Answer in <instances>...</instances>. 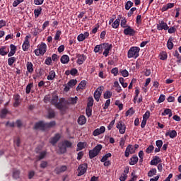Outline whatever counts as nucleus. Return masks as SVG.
Here are the masks:
<instances>
[{
	"label": "nucleus",
	"mask_w": 181,
	"mask_h": 181,
	"mask_svg": "<svg viewBox=\"0 0 181 181\" xmlns=\"http://www.w3.org/2000/svg\"><path fill=\"white\" fill-rule=\"evenodd\" d=\"M58 101L59 96L54 95L51 100V104L54 105L58 110H60L61 112H66V110L69 108L68 105L70 104V102L64 98H61L59 103H57Z\"/></svg>",
	"instance_id": "1"
},
{
	"label": "nucleus",
	"mask_w": 181,
	"mask_h": 181,
	"mask_svg": "<svg viewBox=\"0 0 181 181\" xmlns=\"http://www.w3.org/2000/svg\"><path fill=\"white\" fill-rule=\"evenodd\" d=\"M139 52L141 48L139 47H132L127 52L128 59H138L139 57Z\"/></svg>",
	"instance_id": "2"
},
{
	"label": "nucleus",
	"mask_w": 181,
	"mask_h": 181,
	"mask_svg": "<svg viewBox=\"0 0 181 181\" xmlns=\"http://www.w3.org/2000/svg\"><path fill=\"white\" fill-rule=\"evenodd\" d=\"M38 49H35L34 53L35 56H43L45 53L47 51V45H46V43L45 42H41L40 45L37 46Z\"/></svg>",
	"instance_id": "3"
},
{
	"label": "nucleus",
	"mask_w": 181,
	"mask_h": 181,
	"mask_svg": "<svg viewBox=\"0 0 181 181\" xmlns=\"http://www.w3.org/2000/svg\"><path fill=\"white\" fill-rule=\"evenodd\" d=\"M103 149V146L101 144L97 145L95 148H93V150L89 151V158L90 159H93V158H95L101 152V150Z\"/></svg>",
	"instance_id": "4"
},
{
	"label": "nucleus",
	"mask_w": 181,
	"mask_h": 181,
	"mask_svg": "<svg viewBox=\"0 0 181 181\" xmlns=\"http://www.w3.org/2000/svg\"><path fill=\"white\" fill-rule=\"evenodd\" d=\"M112 49V44H110L108 42L103 43V56L105 57H108V55L110 54V51Z\"/></svg>",
	"instance_id": "5"
},
{
	"label": "nucleus",
	"mask_w": 181,
	"mask_h": 181,
	"mask_svg": "<svg viewBox=\"0 0 181 181\" xmlns=\"http://www.w3.org/2000/svg\"><path fill=\"white\" fill-rule=\"evenodd\" d=\"M30 35L25 36V40L22 45V49L23 52H28L29 50V48L30 47V42L29 41V39H30Z\"/></svg>",
	"instance_id": "6"
},
{
	"label": "nucleus",
	"mask_w": 181,
	"mask_h": 181,
	"mask_svg": "<svg viewBox=\"0 0 181 181\" xmlns=\"http://www.w3.org/2000/svg\"><path fill=\"white\" fill-rule=\"evenodd\" d=\"M104 90V86H100L94 92V98L96 100L97 103L100 101L101 95L103 94V90Z\"/></svg>",
	"instance_id": "7"
},
{
	"label": "nucleus",
	"mask_w": 181,
	"mask_h": 181,
	"mask_svg": "<svg viewBox=\"0 0 181 181\" xmlns=\"http://www.w3.org/2000/svg\"><path fill=\"white\" fill-rule=\"evenodd\" d=\"M60 138H62V134L59 133L55 134L53 137L49 139V144H51L52 146H56V144H57L58 141H60Z\"/></svg>",
	"instance_id": "8"
},
{
	"label": "nucleus",
	"mask_w": 181,
	"mask_h": 181,
	"mask_svg": "<svg viewBox=\"0 0 181 181\" xmlns=\"http://www.w3.org/2000/svg\"><path fill=\"white\" fill-rule=\"evenodd\" d=\"M88 168V165L87 163L81 164L78 168V176H83L86 172H87V168Z\"/></svg>",
	"instance_id": "9"
},
{
	"label": "nucleus",
	"mask_w": 181,
	"mask_h": 181,
	"mask_svg": "<svg viewBox=\"0 0 181 181\" xmlns=\"http://www.w3.org/2000/svg\"><path fill=\"white\" fill-rule=\"evenodd\" d=\"M76 63L77 64H79V66H81L87 60V56L84 54H76Z\"/></svg>",
	"instance_id": "10"
},
{
	"label": "nucleus",
	"mask_w": 181,
	"mask_h": 181,
	"mask_svg": "<svg viewBox=\"0 0 181 181\" xmlns=\"http://www.w3.org/2000/svg\"><path fill=\"white\" fill-rule=\"evenodd\" d=\"M169 29V25L168 23H165L163 21H159L157 24V30H168Z\"/></svg>",
	"instance_id": "11"
},
{
	"label": "nucleus",
	"mask_w": 181,
	"mask_h": 181,
	"mask_svg": "<svg viewBox=\"0 0 181 181\" xmlns=\"http://www.w3.org/2000/svg\"><path fill=\"white\" fill-rule=\"evenodd\" d=\"M124 33L126 35L135 36L136 31H135L131 26H127V28L124 30Z\"/></svg>",
	"instance_id": "12"
},
{
	"label": "nucleus",
	"mask_w": 181,
	"mask_h": 181,
	"mask_svg": "<svg viewBox=\"0 0 181 181\" xmlns=\"http://www.w3.org/2000/svg\"><path fill=\"white\" fill-rule=\"evenodd\" d=\"M34 129H40L41 131H46L45 124L43 121H40L35 123Z\"/></svg>",
	"instance_id": "13"
},
{
	"label": "nucleus",
	"mask_w": 181,
	"mask_h": 181,
	"mask_svg": "<svg viewBox=\"0 0 181 181\" xmlns=\"http://www.w3.org/2000/svg\"><path fill=\"white\" fill-rule=\"evenodd\" d=\"M134 152H135V148H134V146L129 145L126 148L124 156H126V158H128V156H129V153L132 155V153H134Z\"/></svg>",
	"instance_id": "14"
},
{
	"label": "nucleus",
	"mask_w": 181,
	"mask_h": 181,
	"mask_svg": "<svg viewBox=\"0 0 181 181\" xmlns=\"http://www.w3.org/2000/svg\"><path fill=\"white\" fill-rule=\"evenodd\" d=\"M90 36V33L88 32H85L84 34L81 33L77 37L78 42H83V40H86L87 37Z\"/></svg>",
	"instance_id": "15"
},
{
	"label": "nucleus",
	"mask_w": 181,
	"mask_h": 181,
	"mask_svg": "<svg viewBox=\"0 0 181 181\" xmlns=\"http://www.w3.org/2000/svg\"><path fill=\"white\" fill-rule=\"evenodd\" d=\"M116 128H117V129H119V134H125V129H126V127L125 124H122V122H119L117 124Z\"/></svg>",
	"instance_id": "16"
},
{
	"label": "nucleus",
	"mask_w": 181,
	"mask_h": 181,
	"mask_svg": "<svg viewBox=\"0 0 181 181\" xmlns=\"http://www.w3.org/2000/svg\"><path fill=\"white\" fill-rule=\"evenodd\" d=\"M162 163V159H160L159 156H156L151 160L150 165H151L152 166H156V165H158V163Z\"/></svg>",
	"instance_id": "17"
},
{
	"label": "nucleus",
	"mask_w": 181,
	"mask_h": 181,
	"mask_svg": "<svg viewBox=\"0 0 181 181\" xmlns=\"http://www.w3.org/2000/svg\"><path fill=\"white\" fill-rule=\"evenodd\" d=\"M105 132V127L102 126L100 129H96L93 131V136H98V135H101V134H104Z\"/></svg>",
	"instance_id": "18"
},
{
	"label": "nucleus",
	"mask_w": 181,
	"mask_h": 181,
	"mask_svg": "<svg viewBox=\"0 0 181 181\" xmlns=\"http://www.w3.org/2000/svg\"><path fill=\"white\" fill-rule=\"evenodd\" d=\"M58 153L60 155H63V153H66L67 152V148H66V146L63 144L62 142L58 145Z\"/></svg>",
	"instance_id": "19"
},
{
	"label": "nucleus",
	"mask_w": 181,
	"mask_h": 181,
	"mask_svg": "<svg viewBox=\"0 0 181 181\" xmlns=\"http://www.w3.org/2000/svg\"><path fill=\"white\" fill-rule=\"evenodd\" d=\"M103 50H104L103 43L96 45L94 47L93 52L95 53H99V54H101L103 53Z\"/></svg>",
	"instance_id": "20"
},
{
	"label": "nucleus",
	"mask_w": 181,
	"mask_h": 181,
	"mask_svg": "<svg viewBox=\"0 0 181 181\" xmlns=\"http://www.w3.org/2000/svg\"><path fill=\"white\" fill-rule=\"evenodd\" d=\"M86 86H87V81H81L78 86L76 87V91H80V90H84L86 88Z\"/></svg>",
	"instance_id": "21"
},
{
	"label": "nucleus",
	"mask_w": 181,
	"mask_h": 181,
	"mask_svg": "<svg viewBox=\"0 0 181 181\" xmlns=\"http://www.w3.org/2000/svg\"><path fill=\"white\" fill-rule=\"evenodd\" d=\"M165 136H170L171 139H173L174 138H176V136H177V132H176V130L167 132L165 133Z\"/></svg>",
	"instance_id": "22"
},
{
	"label": "nucleus",
	"mask_w": 181,
	"mask_h": 181,
	"mask_svg": "<svg viewBox=\"0 0 181 181\" xmlns=\"http://www.w3.org/2000/svg\"><path fill=\"white\" fill-rule=\"evenodd\" d=\"M10 49H11V51L8 54V57H12V56H13L16 53V46H15L13 44H11Z\"/></svg>",
	"instance_id": "23"
},
{
	"label": "nucleus",
	"mask_w": 181,
	"mask_h": 181,
	"mask_svg": "<svg viewBox=\"0 0 181 181\" xmlns=\"http://www.w3.org/2000/svg\"><path fill=\"white\" fill-rule=\"evenodd\" d=\"M67 170V166L62 165L59 168H56L54 170V172L57 173V175H59V173H62L63 172H66Z\"/></svg>",
	"instance_id": "24"
},
{
	"label": "nucleus",
	"mask_w": 181,
	"mask_h": 181,
	"mask_svg": "<svg viewBox=\"0 0 181 181\" xmlns=\"http://www.w3.org/2000/svg\"><path fill=\"white\" fill-rule=\"evenodd\" d=\"M60 62L62 64H67L70 62V57L68 55L64 54L61 57Z\"/></svg>",
	"instance_id": "25"
},
{
	"label": "nucleus",
	"mask_w": 181,
	"mask_h": 181,
	"mask_svg": "<svg viewBox=\"0 0 181 181\" xmlns=\"http://www.w3.org/2000/svg\"><path fill=\"white\" fill-rule=\"evenodd\" d=\"M26 67H27V71L28 73H30V74H32V73H33L34 71L33 64H32V62H28L26 64Z\"/></svg>",
	"instance_id": "26"
},
{
	"label": "nucleus",
	"mask_w": 181,
	"mask_h": 181,
	"mask_svg": "<svg viewBox=\"0 0 181 181\" xmlns=\"http://www.w3.org/2000/svg\"><path fill=\"white\" fill-rule=\"evenodd\" d=\"M8 114H9V110H8V109L6 108L2 109L0 112V118H2V119L6 118Z\"/></svg>",
	"instance_id": "27"
},
{
	"label": "nucleus",
	"mask_w": 181,
	"mask_h": 181,
	"mask_svg": "<svg viewBox=\"0 0 181 181\" xmlns=\"http://www.w3.org/2000/svg\"><path fill=\"white\" fill-rule=\"evenodd\" d=\"M87 122V119H86V117L84 115H81L78 119V124L79 125H84Z\"/></svg>",
	"instance_id": "28"
},
{
	"label": "nucleus",
	"mask_w": 181,
	"mask_h": 181,
	"mask_svg": "<svg viewBox=\"0 0 181 181\" xmlns=\"http://www.w3.org/2000/svg\"><path fill=\"white\" fill-rule=\"evenodd\" d=\"M85 148L86 143L80 141L77 144L76 151L78 152V151H83V149H84Z\"/></svg>",
	"instance_id": "29"
},
{
	"label": "nucleus",
	"mask_w": 181,
	"mask_h": 181,
	"mask_svg": "<svg viewBox=\"0 0 181 181\" xmlns=\"http://www.w3.org/2000/svg\"><path fill=\"white\" fill-rule=\"evenodd\" d=\"M54 77H56V72L52 70L49 72V75L47 77V80H54Z\"/></svg>",
	"instance_id": "30"
},
{
	"label": "nucleus",
	"mask_w": 181,
	"mask_h": 181,
	"mask_svg": "<svg viewBox=\"0 0 181 181\" xmlns=\"http://www.w3.org/2000/svg\"><path fill=\"white\" fill-rule=\"evenodd\" d=\"M129 163L131 165H136V163H138V156H133V158H130V160H129Z\"/></svg>",
	"instance_id": "31"
},
{
	"label": "nucleus",
	"mask_w": 181,
	"mask_h": 181,
	"mask_svg": "<svg viewBox=\"0 0 181 181\" xmlns=\"http://www.w3.org/2000/svg\"><path fill=\"white\" fill-rule=\"evenodd\" d=\"M41 13H42V7L38 6L37 8L34 10L35 18H39Z\"/></svg>",
	"instance_id": "32"
},
{
	"label": "nucleus",
	"mask_w": 181,
	"mask_h": 181,
	"mask_svg": "<svg viewBox=\"0 0 181 181\" xmlns=\"http://www.w3.org/2000/svg\"><path fill=\"white\" fill-rule=\"evenodd\" d=\"M173 38L170 37L167 42V47L169 50H172L173 49Z\"/></svg>",
	"instance_id": "33"
},
{
	"label": "nucleus",
	"mask_w": 181,
	"mask_h": 181,
	"mask_svg": "<svg viewBox=\"0 0 181 181\" xmlns=\"http://www.w3.org/2000/svg\"><path fill=\"white\" fill-rule=\"evenodd\" d=\"M45 124V129H47V128H53L54 125H56L55 121H52L50 122H46Z\"/></svg>",
	"instance_id": "34"
},
{
	"label": "nucleus",
	"mask_w": 181,
	"mask_h": 181,
	"mask_svg": "<svg viewBox=\"0 0 181 181\" xmlns=\"http://www.w3.org/2000/svg\"><path fill=\"white\" fill-rule=\"evenodd\" d=\"M111 156H112L111 153H106L105 156H103V158L100 160V162L104 163V162L108 160V158H111Z\"/></svg>",
	"instance_id": "35"
},
{
	"label": "nucleus",
	"mask_w": 181,
	"mask_h": 181,
	"mask_svg": "<svg viewBox=\"0 0 181 181\" xmlns=\"http://www.w3.org/2000/svg\"><path fill=\"white\" fill-rule=\"evenodd\" d=\"M20 175H21V171L19 170H13V179H19Z\"/></svg>",
	"instance_id": "36"
},
{
	"label": "nucleus",
	"mask_w": 181,
	"mask_h": 181,
	"mask_svg": "<svg viewBox=\"0 0 181 181\" xmlns=\"http://www.w3.org/2000/svg\"><path fill=\"white\" fill-rule=\"evenodd\" d=\"M132 6H134V3L131 1H128L125 4V10L129 11Z\"/></svg>",
	"instance_id": "37"
},
{
	"label": "nucleus",
	"mask_w": 181,
	"mask_h": 181,
	"mask_svg": "<svg viewBox=\"0 0 181 181\" xmlns=\"http://www.w3.org/2000/svg\"><path fill=\"white\" fill-rule=\"evenodd\" d=\"M62 143L66 148H71V146H73V143H71L69 140H64V141H62Z\"/></svg>",
	"instance_id": "38"
},
{
	"label": "nucleus",
	"mask_w": 181,
	"mask_h": 181,
	"mask_svg": "<svg viewBox=\"0 0 181 181\" xmlns=\"http://www.w3.org/2000/svg\"><path fill=\"white\" fill-rule=\"evenodd\" d=\"M33 87V83H30L27 85L26 88H25L26 94H30V90H32Z\"/></svg>",
	"instance_id": "39"
},
{
	"label": "nucleus",
	"mask_w": 181,
	"mask_h": 181,
	"mask_svg": "<svg viewBox=\"0 0 181 181\" xmlns=\"http://www.w3.org/2000/svg\"><path fill=\"white\" fill-rule=\"evenodd\" d=\"M77 84V81L76 79H71L68 83L67 86L69 87H74Z\"/></svg>",
	"instance_id": "40"
},
{
	"label": "nucleus",
	"mask_w": 181,
	"mask_h": 181,
	"mask_svg": "<svg viewBox=\"0 0 181 181\" xmlns=\"http://www.w3.org/2000/svg\"><path fill=\"white\" fill-rule=\"evenodd\" d=\"M16 62V58L15 57H12L8 59V66H13V63Z\"/></svg>",
	"instance_id": "41"
},
{
	"label": "nucleus",
	"mask_w": 181,
	"mask_h": 181,
	"mask_svg": "<svg viewBox=\"0 0 181 181\" xmlns=\"http://www.w3.org/2000/svg\"><path fill=\"white\" fill-rule=\"evenodd\" d=\"M156 168H152L150 171L148 173V177H152V176H155L156 175Z\"/></svg>",
	"instance_id": "42"
},
{
	"label": "nucleus",
	"mask_w": 181,
	"mask_h": 181,
	"mask_svg": "<svg viewBox=\"0 0 181 181\" xmlns=\"http://www.w3.org/2000/svg\"><path fill=\"white\" fill-rule=\"evenodd\" d=\"M119 22H120L119 18L116 19V20L114 21V23L112 24V27L114 29L118 28V26H119Z\"/></svg>",
	"instance_id": "43"
},
{
	"label": "nucleus",
	"mask_w": 181,
	"mask_h": 181,
	"mask_svg": "<svg viewBox=\"0 0 181 181\" xmlns=\"http://www.w3.org/2000/svg\"><path fill=\"white\" fill-rule=\"evenodd\" d=\"M104 98H105L106 100L108 98H111V97H112V92L110 91V90H107L104 95H103Z\"/></svg>",
	"instance_id": "44"
},
{
	"label": "nucleus",
	"mask_w": 181,
	"mask_h": 181,
	"mask_svg": "<svg viewBox=\"0 0 181 181\" xmlns=\"http://www.w3.org/2000/svg\"><path fill=\"white\" fill-rule=\"evenodd\" d=\"M6 49V47H1L0 48V55L1 56H6V54H8V52L9 51H5V49Z\"/></svg>",
	"instance_id": "45"
},
{
	"label": "nucleus",
	"mask_w": 181,
	"mask_h": 181,
	"mask_svg": "<svg viewBox=\"0 0 181 181\" xmlns=\"http://www.w3.org/2000/svg\"><path fill=\"white\" fill-rule=\"evenodd\" d=\"M93 104H94V99L93 98H88V103H87L88 108H90V107H93Z\"/></svg>",
	"instance_id": "46"
},
{
	"label": "nucleus",
	"mask_w": 181,
	"mask_h": 181,
	"mask_svg": "<svg viewBox=\"0 0 181 181\" xmlns=\"http://www.w3.org/2000/svg\"><path fill=\"white\" fill-rule=\"evenodd\" d=\"M177 30L176 29L175 26L170 27V28L168 27V33H170V35H172V33H176Z\"/></svg>",
	"instance_id": "47"
},
{
	"label": "nucleus",
	"mask_w": 181,
	"mask_h": 181,
	"mask_svg": "<svg viewBox=\"0 0 181 181\" xmlns=\"http://www.w3.org/2000/svg\"><path fill=\"white\" fill-rule=\"evenodd\" d=\"M134 110L132 109V108H129L127 112H126V113H125V117H129V116H131V115H134Z\"/></svg>",
	"instance_id": "48"
},
{
	"label": "nucleus",
	"mask_w": 181,
	"mask_h": 181,
	"mask_svg": "<svg viewBox=\"0 0 181 181\" xmlns=\"http://www.w3.org/2000/svg\"><path fill=\"white\" fill-rule=\"evenodd\" d=\"M149 117H151V112L147 110L145 114L143 115V119H145L146 121H148L149 119Z\"/></svg>",
	"instance_id": "49"
},
{
	"label": "nucleus",
	"mask_w": 181,
	"mask_h": 181,
	"mask_svg": "<svg viewBox=\"0 0 181 181\" xmlns=\"http://www.w3.org/2000/svg\"><path fill=\"white\" fill-rule=\"evenodd\" d=\"M153 149H155V147L153 146V145H150V146L146 149V153H152V152H153Z\"/></svg>",
	"instance_id": "50"
},
{
	"label": "nucleus",
	"mask_w": 181,
	"mask_h": 181,
	"mask_svg": "<svg viewBox=\"0 0 181 181\" xmlns=\"http://www.w3.org/2000/svg\"><path fill=\"white\" fill-rule=\"evenodd\" d=\"M119 73H121V74L123 77H128V76H129V72H128V71H127V69L120 70Z\"/></svg>",
	"instance_id": "51"
},
{
	"label": "nucleus",
	"mask_w": 181,
	"mask_h": 181,
	"mask_svg": "<svg viewBox=\"0 0 181 181\" xmlns=\"http://www.w3.org/2000/svg\"><path fill=\"white\" fill-rule=\"evenodd\" d=\"M165 99H166V96H165V95H160L157 103L158 104H160V103H163V101H165Z\"/></svg>",
	"instance_id": "52"
},
{
	"label": "nucleus",
	"mask_w": 181,
	"mask_h": 181,
	"mask_svg": "<svg viewBox=\"0 0 181 181\" xmlns=\"http://www.w3.org/2000/svg\"><path fill=\"white\" fill-rule=\"evenodd\" d=\"M55 116H56V113H54V110H49L48 112V118L49 119L54 118Z\"/></svg>",
	"instance_id": "53"
},
{
	"label": "nucleus",
	"mask_w": 181,
	"mask_h": 181,
	"mask_svg": "<svg viewBox=\"0 0 181 181\" xmlns=\"http://www.w3.org/2000/svg\"><path fill=\"white\" fill-rule=\"evenodd\" d=\"M25 0H15L13 3V8H16L19 4H22Z\"/></svg>",
	"instance_id": "54"
},
{
	"label": "nucleus",
	"mask_w": 181,
	"mask_h": 181,
	"mask_svg": "<svg viewBox=\"0 0 181 181\" xmlns=\"http://www.w3.org/2000/svg\"><path fill=\"white\" fill-rule=\"evenodd\" d=\"M120 25L122 28H128V25H127V19L122 18Z\"/></svg>",
	"instance_id": "55"
},
{
	"label": "nucleus",
	"mask_w": 181,
	"mask_h": 181,
	"mask_svg": "<svg viewBox=\"0 0 181 181\" xmlns=\"http://www.w3.org/2000/svg\"><path fill=\"white\" fill-rule=\"evenodd\" d=\"M45 64H47V66H50V64H52V57H47L45 61Z\"/></svg>",
	"instance_id": "56"
},
{
	"label": "nucleus",
	"mask_w": 181,
	"mask_h": 181,
	"mask_svg": "<svg viewBox=\"0 0 181 181\" xmlns=\"http://www.w3.org/2000/svg\"><path fill=\"white\" fill-rule=\"evenodd\" d=\"M168 59V54L165 52L160 54V60H166Z\"/></svg>",
	"instance_id": "57"
},
{
	"label": "nucleus",
	"mask_w": 181,
	"mask_h": 181,
	"mask_svg": "<svg viewBox=\"0 0 181 181\" xmlns=\"http://www.w3.org/2000/svg\"><path fill=\"white\" fill-rule=\"evenodd\" d=\"M60 35H62V31L57 30L54 36V40H59L60 39Z\"/></svg>",
	"instance_id": "58"
},
{
	"label": "nucleus",
	"mask_w": 181,
	"mask_h": 181,
	"mask_svg": "<svg viewBox=\"0 0 181 181\" xmlns=\"http://www.w3.org/2000/svg\"><path fill=\"white\" fill-rule=\"evenodd\" d=\"M45 156H46V151L41 152L38 157L39 160H42V159H45Z\"/></svg>",
	"instance_id": "59"
},
{
	"label": "nucleus",
	"mask_w": 181,
	"mask_h": 181,
	"mask_svg": "<svg viewBox=\"0 0 181 181\" xmlns=\"http://www.w3.org/2000/svg\"><path fill=\"white\" fill-rule=\"evenodd\" d=\"M156 145L157 148H162V145H163V141L162 140H157L156 141Z\"/></svg>",
	"instance_id": "60"
},
{
	"label": "nucleus",
	"mask_w": 181,
	"mask_h": 181,
	"mask_svg": "<svg viewBox=\"0 0 181 181\" xmlns=\"http://www.w3.org/2000/svg\"><path fill=\"white\" fill-rule=\"evenodd\" d=\"M111 73H112V74H113L115 76H118V68H117V67L113 68V69L111 70Z\"/></svg>",
	"instance_id": "61"
},
{
	"label": "nucleus",
	"mask_w": 181,
	"mask_h": 181,
	"mask_svg": "<svg viewBox=\"0 0 181 181\" xmlns=\"http://www.w3.org/2000/svg\"><path fill=\"white\" fill-rule=\"evenodd\" d=\"M92 112H93V110H91V108H90V107L86 108V115H87V117H91Z\"/></svg>",
	"instance_id": "62"
},
{
	"label": "nucleus",
	"mask_w": 181,
	"mask_h": 181,
	"mask_svg": "<svg viewBox=\"0 0 181 181\" xmlns=\"http://www.w3.org/2000/svg\"><path fill=\"white\" fill-rule=\"evenodd\" d=\"M51 60L53 62H57V60H59V57L57 56V54H53L51 58Z\"/></svg>",
	"instance_id": "63"
},
{
	"label": "nucleus",
	"mask_w": 181,
	"mask_h": 181,
	"mask_svg": "<svg viewBox=\"0 0 181 181\" xmlns=\"http://www.w3.org/2000/svg\"><path fill=\"white\" fill-rule=\"evenodd\" d=\"M127 177H128V175H127V174H122V175L120 176V177H119V180H120V181H126L127 179Z\"/></svg>",
	"instance_id": "64"
}]
</instances>
